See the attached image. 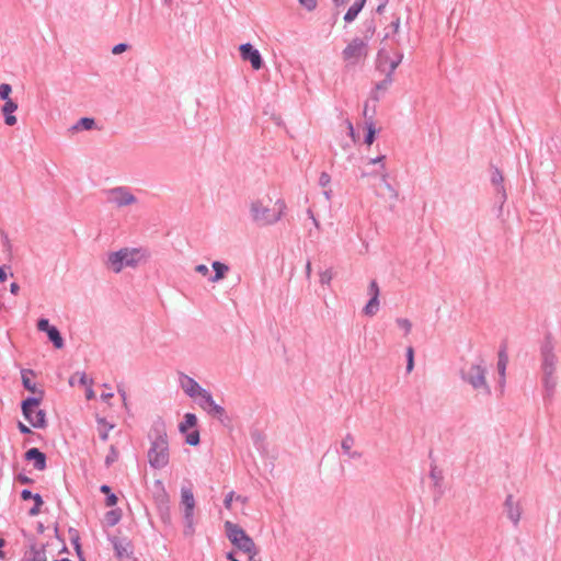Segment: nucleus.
Listing matches in <instances>:
<instances>
[{"mask_svg": "<svg viewBox=\"0 0 561 561\" xmlns=\"http://www.w3.org/2000/svg\"><path fill=\"white\" fill-rule=\"evenodd\" d=\"M331 176L327 172H322L319 178V185L325 187L330 184Z\"/></svg>", "mask_w": 561, "mask_h": 561, "instance_id": "obj_49", "label": "nucleus"}, {"mask_svg": "<svg viewBox=\"0 0 561 561\" xmlns=\"http://www.w3.org/2000/svg\"><path fill=\"white\" fill-rule=\"evenodd\" d=\"M541 382L543 387V398L551 400L554 396L558 379L556 373H541Z\"/></svg>", "mask_w": 561, "mask_h": 561, "instance_id": "obj_16", "label": "nucleus"}, {"mask_svg": "<svg viewBox=\"0 0 561 561\" xmlns=\"http://www.w3.org/2000/svg\"><path fill=\"white\" fill-rule=\"evenodd\" d=\"M540 356H541V373H556L557 371V363L558 358L554 354V343L552 336L547 334L541 347H540Z\"/></svg>", "mask_w": 561, "mask_h": 561, "instance_id": "obj_9", "label": "nucleus"}, {"mask_svg": "<svg viewBox=\"0 0 561 561\" xmlns=\"http://www.w3.org/2000/svg\"><path fill=\"white\" fill-rule=\"evenodd\" d=\"M491 182L494 186L499 187L497 188V192L501 193L502 192V197L505 198V192H504V188L502 186V182H503V175L501 173V171L499 169H494L493 172H492V175H491Z\"/></svg>", "mask_w": 561, "mask_h": 561, "instance_id": "obj_31", "label": "nucleus"}, {"mask_svg": "<svg viewBox=\"0 0 561 561\" xmlns=\"http://www.w3.org/2000/svg\"><path fill=\"white\" fill-rule=\"evenodd\" d=\"M400 18L397 16L391 23L390 25L387 27V33L385 35V39L387 38H392V41L396 43V44H400V41L399 38L396 37V34L399 32L400 30Z\"/></svg>", "mask_w": 561, "mask_h": 561, "instance_id": "obj_28", "label": "nucleus"}, {"mask_svg": "<svg viewBox=\"0 0 561 561\" xmlns=\"http://www.w3.org/2000/svg\"><path fill=\"white\" fill-rule=\"evenodd\" d=\"M118 459V451L114 445L110 446L107 456L105 457V466H112Z\"/></svg>", "mask_w": 561, "mask_h": 561, "instance_id": "obj_38", "label": "nucleus"}, {"mask_svg": "<svg viewBox=\"0 0 561 561\" xmlns=\"http://www.w3.org/2000/svg\"><path fill=\"white\" fill-rule=\"evenodd\" d=\"M194 399L197 400V404L204 411L207 409L208 405H211V402L214 400L211 393L204 388H202V390L196 394Z\"/></svg>", "mask_w": 561, "mask_h": 561, "instance_id": "obj_26", "label": "nucleus"}, {"mask_svg": "<svg viewBox=\"0 0 561 561\" xmlns=\"http://www.w3.org/2000/svg\"><path fill=\"white\" fill-rule=\"evenodd\" d=\"M100 491L106 495L111 494V488L106 484L101 485Z\"/></svg>", "mask_w": 561, "mask_h": 561, "instance_id": "obj_62", "label": "nucleus"}, {"mask_svg": "<svg viewBox=\"0 0 561 561\" xmlns=\"http://www.w3.org/2000/svg\"><path fill=\"white\" fill-rule=\"evenodd\" d=\"M508 363V357L506 354L505 347H502L499 352V359H497V371L500 374V382L503 383L505 379V370Z\"/></svg>", "mask_w": 561, "mask_h": 561, "instance_id": "obj_22", "label": "nucleus"}, {"mask_svg": "<svg viewBox=\"0 0 561 561\" xmlns=\"http://www.w3.org/2000/svg\"><path fill=\"white\" fill-rule=\"evenodd\" d=\"M370 298L379 299V287L376 280H371L368 287Z\"/></svg>", "mask_w": 561, "mask_h": 561, "instance_id": "obj_46", "label": "nucleus"}, {"mask_svg": "<svg viewBox=\"0 0 561 561\" xmlns=\"http://www.w3.org/2000/svg\"><path fill=\"white\" fill-rule=\"evenodd\" d=\"M376 128L373 121L367 123V134L365 136V144L370 146L375 140Z\"/></svg>", "mask_w": 561, "mask_h": 561, "instance_id": "obj_39", "label": "nucleus"}, {"mask_svg": "<svg viewBox=\"0 0 561 561\" xmlns=\"http://www.w3.org/2000/svg\"><path fill=\"white\" fill-rule=\"evenodd\" d=\"M196 424H197L196 415L193 413H186L184 415V421L182 423H180L179 428L181 432H186L188 428L194 427Z\"/></svg>", "mask_w": 561, "mask_h": 561, "instance_id": "obj_30", "label": "nucleus"}, {"mask_svg": "<svg viewBox=\"0 0 561 561\" xmlns=\"http://www.w3.org/2000/svg\"><path fill=\"white\" fill-rule=\"evenodd\" d=\"M385 160H386V156H383V154L378 156L376 158H370L368 160L369 164H381V169H382V172L380 173L381 190H375V194L381 198L396 202L399 197V193L388 181V173L386 172Z\"/></svg>", "mask_w": 561, "mask_h": 561, "instance_id": "obj_7", "label": "nucleus"}, {"mask_svg": "<svg viewBox=\"0 0 561 561\" xmlns=\"http://www.w3.org/2000/svg\"><path fill=\"white\" fill-rule=\"evenodd\" d=\"M149 253L144 248H122L117 251L108 252L104 262L105 266L115 274L124 268H137L140 264L147 262Z\"/></svg>", "mask_w": 561, "mask_h": 561, "instance_id": "obj_3", "label": "nucleus"}, {"mask_svg": "<svg viewBox=\"0 0 561 561\" xmlns=\"http://www.w3.org/2000/svg\"><path fill=\"white\" fill-rule=\"evenodd\" d=\"M319 276H320V283L322 285H329L330 282L332 280L333 274H332L331 270H324V271L320 272Z\"/></svg>", "mask_w": 561, "mask_h": 561, "instance_id": "obj_44", "label": "nucleus"}, {"mask_svg": "<svg viewBox=\"0 0 561 561\" xmlns=\"http://www.w3.org/2000/svg\"><path fill=\"white\" fill-rule=\"evenodd\" d=\"M112 542H113V548L115 550V553L119 559L129 557L130 551L128 549L127 542H124L123 540H119L117 538L113 539Z\"/></svg>", "mask_w": 561, "mask_h": 561, "instance_id": "obj_24", "label": "nucleus"}, {"mask_svg": "<svg viewBox=\"0 0 561 561\" xmlns=\"http://www.w3.org/2000/svg\"><path fill=\"white\" fill-rule=\"evenodd\" d=\"M49 341L56 348H62L65 345L64 339L56 327H53L47 333Z\"/></svg>", "mask_w": 561, "mask_h": 561, "instance_id": "obj_27", "label": "nucleus"}, {"mask_svg": "<svg viewBox=\"0 0 561 561\" xmlns=\"http://www.w3.org/2000/svg\"><path fill=\"white\" fill-rule=\"evenodd\" d=\"M107 202L117 208L130 206L137 203V197L128 186H115L105 191Z\"/></svg>", "mask_w": 561, "mask_h": 561, "instance_id": "obj_8", "label": "nucleus"}, {"mask_svg": "<svg viewBox=\"0 0 561 561\" xmlns=\"http://www.w3.org/2000/svg\"><path fill=\"white\" fill-rule=\"evenodd\" d=\"M31 376H35L34 370L28 368L21 369V380L23 387L36 394L35 397H27L21 403L22 414L25 420L35 428H45L47 425L46 422V413L44 410H37L36 416L33 417V408L39 407L42 403L45 391L42 388H38L35 382L31 380Z\"/></svg>", "mask_w": 561, "mask_h": 561, "instance_id": "obj_1", "label": "nucleus"}, {"mask_svg": "<svg viewBox=\"0 0 561 561\" xmlns=\"http://www.w3.org/2000/svg\"><path fill=\"white\" fill-rule=\"evenodd\" d=\"M8 274L5 272V266H0V283L7 280Z\"/></svg>", "mask_w": 561, "mask_h": 561, "instance_id": "obj_60", "label": "nucleus"}, {"mask_svg": "<svg viewBox=\"0 0 561 561\" xmlns=\"http://www.w3.org/2000/svg\"><path fill=\"white\" fill-rule=\"evenodd\" d=\"M116 503H117V496L114 493H111L106 496V500H105L106 506L112 507V506L116 505Z\"/></svg>", "mask_w": 561, "mask_h": 561, "instance_id": "obj_52", "label": "nucleus"}, {"mask_svg": "<svg viewBox=\"0 0 561 561\" xmlns=\"http://www.w3.org/2000/svg\"><path fill=\"white\" fill-rule=\"evenodd\" d=\"M298 1L308 11H312L317 7V0H298Z\"/></svg>", "mask_w": 561, "mask_h": 561, "instance_id": "obj_48", "label": "nucleus"}, {"mask_svg": "<svg viewBox=\"0 0 561 561\" xmlns=\"http://www.w3.org/2000/svg\"><path fill=\"white\" fill-rule=\"evenodd\" d=\"M27 461H34L33 466L36 470H44L46 468V456L38 448H31L25 453Z\"/></svg>", "mask_w": 561, "mask_h": 561, "instance_id": "obj_17", "label": "nucleus"}, {"mask_svg": "<svg viewBox=\"0 0 561 561\" xmlns=\"http://www.w3.org/2000/svg\"><path fill=\"white\" fill-rule=\"evenodd\" d=\"M402 59H403V54L400 51H397L396 59L390 60L388 73L392 75L393 71L397 69V67L401 64Z\"/></svg>", "mask_w": 561, "mask_h": 561, "instance_id": "obj_42", "label": "nucleus"}, {"mask_svg": "<svg viewBox=\"0 0 561 561\" xmlns=\"http://www.w3.org/2000/svg\"><path fill=\"white\" fill-rule=\"evenodd\" d=\"M240 56L244 61H249L254 70H260L263 67V58L260 51L250 43L240 45Z\"/></svg>", "mask_w": 561, "mask_h": 561, "instance_id": "obj_13", "label": "nucleus"}, {"mask_svg": "<svg viewBox=\"0 0 561 561\" xmlns=\"http://www.w3.org/2000/svg\"><path fill=\"white\" fill-rule=\"evenodd\" d=\"M225 530L228 539L239 550L252 554L255 552L256 547L253 539L237 524L227 520L225 523Z\"/></svg>", "mask_w": 561, "mask_h": 561, "instance_id": "obj_6", "label": "nucleus"}, {"mask_svg": "<svg viewBox=\"0 0 561 561\" xmlns=\"http://www.w3.org/2000/svg\"><path fill=\"white\" fill-rule=\"evenodd\" d=\"M18 428L22 434H31L32 433L31 428L28 426H26L25 424H23L22 422L18 423Z\"/></svg>", "mask_w": 561, "mask_h": 561, "instance_id": "obj_58", "label": "nucleus"}, {"mask_svg": "<svg viewBox=\"0 0 561 561\" xmlns=\"http://www.w3.org/2000/svg\"><path fill=\"white\" fill-rule=\"evenodd\" d=\"M186 443L192 446L197 445L199 443V433L197 431L190 433L186 436Z\"/></svg>", "mask_w": 561, "mask_h": 561, "instance_id": "obj_47", "label": "nucleus"}, {"mask_svg": "<svg viewBox=\"0 0 561 561\" xmlns=\"http://www.w3.org/2000/svg\"><path fill=\"white\" fill-rule=\"evenodd\" d=\"M98 432L99 436L103 442H106L108 439V433L114 427L113 424L108 423L106 419L104 417H98Z\"/></svg>", "mask_w": 561, "mask_h": 561, "instance_id": "obj_23", "label": "nucleus"}, {"mask_svg": "<svg viewBox=\"0 0 561 561\" xmlns=\"http://www.w3.org/2000/svg\"><path fill=\"white\" fill-rule=\"evenodd\" d=\"M16 480L22 484L33 483V480L23 473L18 474Z\"/></svg>", "mask_w": 561, "mask_h": 561, "instance_id": "obj_56", "label": "nucleus"}, {"mask_svg": "<svg viewBox=\"0 0 561 561\" xmlns=\"http://www.w3.org/2000/svg\"><path fill=\"white\" fill-rule=\"evenodd\" d=\"M391 83H392V75L387 73L386 78L376 84L375 90L371 92V99L375 101H378L380 98L379 92L386 91L390 87Z\"/></svg>", "mask_w": 561, "mask_h": 561, "instance_id": "obj_25", "label": "nucleus"}, {"mask_svg": "<svg viewBox=\"0 0 561 561\" xmlns=\"http://www.w3.org/2000/svg\"><path fill=\"white\" fill-rule=\"evenodd\" d=\"M366 3V0H355V2L348 8L344 15V21L346 23H352L359 12L363 10L364 5Z\"/></svg>", "mask_w": 561, "mask_h": 561, "instance_id": "obj_21", "label": "nucleus"}, {"mask_svg": "<svg viewBox=\"0 0 561 561\" xmlns=\"http://www.w3.org/2000/svg\"><path fill=\"white\" fill-rule=\"evenodd\" d=\"M205 411L209 415L220 420L221 422L224 421V417L226 416V410L221 405L217 404L214 400L211 402V405H208Z\"/></svg>", "mask_w": 561, "mask_h": 561, "instance_id": "obj_29", "label": "nucleus"}, {"mask_svg": "<svg viewBox=\"0 0 561 561\" xmlns=\"http://www.w3.org/2000/svg\"><path fill=\"white\" fill-rule=\"evenodd\" d=\"M111 398H113V393L112 392H104L101 394V399L103 401H108Z\"/></svg>", "mask_w": 561, "mask_h": 561, "instance_id": "obj_64", "label": "nucleus"}, {"mask_svg": "<svg viewBox=\"0 0 561 561\" xmlns=\"http://www.w3.org/2000/svg\"><path fill=\"white\" fill-rule=\"evenodd\" d=\"M398 327H400L401 329L404 330L405 334H409L411 332V329H412V323L409 319H405V318H398L396 320Z\"/></svg>", "mask_w": 561, "mask_h": 561, "instance_id": "obj_43", "label": "nucleus"}, {"mask_svg": "<svg viewBox=\"0 0 561 561\" xmlns=\"http://www.w3.org/2000/svg\"><path fill=\"white\" fill-rule=\"evenodd\" d=\"M286 208L285 202L277 199L273 207L265 205L262 201H255L251 204L250 214L252 220L257 226H268L277 222Z\"/></svg>", "mask_w": 561, "mask_h": 561, "instance_id": "obj_4", "label": "nucleus"}, {"mask_svg": "<svg viewBox=\"0 0 561 561\" xmlns=\"http://www.w3.org/2000/svg\"><path fill=\"white\" fill-rule=\"evenodd\" d=\"M22 534L27 539L28 545L21 561H47L45 546L38 545L35 537L27 535L25 530H22Z\"/></svg>", "mask_w": 561, "mask_h": 561, "instance_id": "obj_11", "label": "nucleus"}, {"mask_svg": "<svg viewBox=\"0 0 561 561\" xmlns=\"http://www.w3.org/2000/svg\"><path fill=\"white\" fill-rule=\"evenodd\" d=\"M181 501L182 504L184 505V519L186 523V527L188 528L190 533H193L195 500L191 489L182 488Z\"/></svg>", "mask_w": 561, "mask_h": 561, "instance_id": "obj_12", "label": "nucleus"}, {"mask_svg": "<svg viewBox=\"0 0 561 561\" xmlns=\"http://www.w3.org/2000/svg\"><path fill=\"white\" fill-rule=\"evenodd\" d=\"M379 310V299L370 298L366 306L364 307V313L366 316L373 317Z\"/></svg>", "mask_w": 561, "mask_h": 561, "instance_id": "obj_33", "label": "nucleus"}, {"mask_svg": "<svg viewBox=\"0 0 561 561\" xmlns=\"http://www.w3.org/2000/svg\"><path fill=\"white\" fill-rule=\"evenodd\" d=\"M128 48V45L125 44V43H119L117 45H115L113 48H112V54L114 55H119L122 53H124L125 50H127Z\"/></svg>", "mask_w": 561, "mask_h": 561, "instance_id": "obj_50", "label": "nucleus"}, {"mask_svg": "<svg viewBox=\"0 0 561 561\" xmlns=\"http://www.w3.org/2000/svg\"><path fill=\"white\" fill-rule=\"evenodd\" d=\"M76 376H79V383L82 386L92 385V380H88L87 375L84 373H77Z\"/></svg>", "mask_w": 561, "mask_h": 561, "instance_id": "obj_54", "label": "nucleus"}, {"mask_svg": "<svg viewBox=\"0 0 561 561\" xmlns=\"http://www.w3.org/2000/svg\"><path fill=\"white\" fill-rule=\"evenodd\" d=\"M94 125H95V122H94L93 118L82 117L73 126V129L75 130H80V129L90 130V129H92L94 127Z\"/></svg>", "mask_w": 561, "mask_h": 561, "instance_id": "obj_34", "label": "nucleus"}, {"mask_svg": "<svg viewBox=\"0 0 561 561\" xmlns=\"http://www.w3.org/2000/svg\"><path fill=\"white\" fill-rule=\"evenodd\" d=\"M376 32V24L374 20H367L364 23V37L362 39L366 41V44L368 45V41L374 36Z\"/></svg>", "mask_w": 561, "mask_h": 561, "instance_id": "obj_35", "label": "nucleus"}, {"mask_svg": "<svg viewBox=\"0 0 561 561\" xmlns=\"http://www.w3.org/2000/svg\"><path fill=\"white\" fill-rule=\"evenodd\" d=\"M486 368L483 360L472 363L468 367L461 369V379L470 385L479 394L489 397L491 388L485 379Z\"/></svg>", "mask_w": 561, "mask_h": 561, "instance_id": "obj_5", "label": "nucleus"}, {"mask_svg": "<svg viewBox=\"0 0 561 561\" xmlns=\"http://www.w3.org/2000/svg\"><path fill=\"white\" fill-rule=\"evenodd\" d=\"M12 92V87L9 83H1L0 84V99L3 101H8L10 98V94Z\"/></svg>", "mask_w": 561, "mask_h": 561, "instance_id": "obj_41", "label": "nucleus"}, {"mask_svg": "<svg viewBox=\"0 0 561 561\" xmlns=\"http://www.w3.org/2000/svg\"><path fill=\"white\" fill-rule=\"evenodd\" d=\"M122 517V513L119 510H111L105 514V523L107 526H115Z\"/></svg>", "mask_w": 561, "mask_h": 561, "instance_id": "obj_32", "label": "nucleus"}, {"mask_svg": "<svg viewBox=\"0 0 561 561\" xmlns=\"http://www.w3.org/2000/svg\"><path fill=\"white\" fill-rule=\"evenodd\" d=\"M179 383H180L181 389L190 398H195L196 394L202 390V387L199 386V383L196 380H194L192 377L185 375L184 373H180Z\"/></svg>", "mask_w": 561, "mask_h": 561, "instance_id": "obj_14", "label": "nucleus"}, {"mask_svg": "<svg viewBox=\"0 0 561 561\" xmlns=\"http://www.w3.org/2000/svg\"><path fill=\"white\" fill-rule=\"evenodd\" d=\"M18 110V103L12 100L8 99V101H4V104L1 108V112L4 116V123L8 126H14L18 122L16 117L13 115V113Z\"/></svg>", "mask_w": 561, "mask_h": 561, "instance_id": "obj_18", "label": "nucleus"}, {"mask_svg": "<svg viewBox=\"0 0 561 561\" xmlns=\"http://www.w3.org/2000/svg\"><path fill=\"white\" fill-rule=\"evenodd\" d=\"M1 236H2V244H3V248H4L7 251H9V252H10V251H11V249H12V244H11V242H10V239H9L8 234H7V233H4V232H2V233H1Z\"/></svg>", "mask_w": 561, "mask_h": 561, "instance_id": "obj_53", "label": "nucleus"}, {"mask_svg": "<svg viewBox=\"0 0 561 561\" xmlns=\"http://www.w3.org/2000/svg\"><path fill=\"white\" fill-rule=\"evenodd\" d=\"M354 443H355L354 437L351 434H347L343 438V440L341 443V447H342L343 453L346 456H348V458L359 459V458H362L363 454L360 451L353 450Z\"/></svg>", "mask_w": 561, "mask_h": 561, "instance_id": "obj_19", "label": "nucleus"}, {"mask_svg": "<svg viewBox=\"0 0 561 561\" xmlns=\"http://www.w3.org/2000/svg\"><path fill=\"white\" fill-rule=\"evenodd\" d=\"M504 508L508 519L517 526L522 515V508L517 502L514 501L513 495H507L504 502Z\"/></svg>", "mask_w": 561, "mask_h": 561, "instance_id": "obj_15", "label": "nucleus"}, {"mask_svg": "<svg viewBox=\"0 0 561 561\" xmlns=\"http://www.w3.org/2000/svg\"><path fill=\"white\" fill-rule=\"evenodd\" d=\"M151 446L148 450V461L154 469L164 468L169 463V443L163 421L157 420L150 430Z\"/></svg>", "mask_w": 561, "mask_h": 561, "instance_id": "obj_2", "label": "nucleus"}, {"mask_svg": "<svg viewBox=\"0 0 561 561\" xmlns=\"http://www.w3.org/2000/svg\"><path fill=\"white\" fill-rule=\"evenodd\" d=\"M211 267L215 272L213 276L209 277V282L217 283L226 277V274L229 272V266L219 261H214Z\"/></svg>", "mask_w": 561, "mask_h": 561, "instance_id": "obj_20", "label": "nucleus"}, {"mask_svg": "<svg viewBox=\"0 0 561 561\" xmlns=\"http://www.w3.org/2000/svg\"><path fill=\"white\" fill-rule=\"evenodd\" d=\"M367 47L368 45L366 44V41L359 37H355L343 49V59L345 61H350L351 64H356L360 58L367 56Z\"/></svg>", "mask_w": 561, "mask_h": 561, "instance_id": "obj_10", "label": "nucleus"}, {"mask_svg": "<svg viewBox=\"0 0 561 561\" xmlns=\"http://www.w3.org/2000/svg\"><path fill=\"white\" fill-rule=\"evenodd\" d=\"M350 0H332L335 7H343Z\"/></svg>", "mask_w": 561, "mask_h": 561, "instance_id": "obj_63", "label": "nucleus"}, {"mask_svg": "<svg viewBox=\"0 0 561 561\" xmlns=\"http://www.w3.org/2000/svg\"><path fill=\"white\" fill-rule=\"evenodd\" d=\"M430 477L434 481L435 486H438L443 480V473L435 465L431 466Z\"/></svg>", "mask_w": 561, "mask_h": 561, "instance_id": "obj_36", "label": "nucleus"}, {"mask_svg": "<svg viewBox=\"0 0 561 561\" xmlns=\"http://www.w3.org/2000/svg\"><path fill=\"white\" fill-rule=\"evenodd\" d=\"M233 499H234V492H233V491L229 492V493L226 495V497H225V500H224V505H225V507H226L227 510H231V505H232V501H233Z\"/></svg>", "mask_w": 561, "mask_h": 561, "instance_id": "obj_51", "label": "nucleus"}, {"mask_svg": "<svg viewBox=\"0 0 561 561\" xmlns=\"http://www.w3.org/2000/svg\"><path fill=\"white\" fill-rule=\"evenodd\" d=\"M33 501H34V506H33V507H31V508H30V511H28V515H30V516H36V515H38V514H39V512H41V506H42V505H43V503H44V502H43L42 496H41L38 493H36V494H35V496H34V500H33Z\"/></svg>", "mask_w": 561, "mask_h": 561, "instance_id": "obj_37", "label": "nucleus"}, {"mask_svg": "<svg viewBox=\"0 0 561 561\" xmlns=\"http://www.w3.org/2000/svg\"><path fill=\"white\" fill-rule=\"evenodd\" d=\"M10 291L12 295H18L20 291V286L18 283H11L10 285Z\"/></svg>", "mask_w": 561, "mask_h": 561, "instance_id": "obj_59", "label": "nucleus"}, {"mask_svg": "<svg viewBox=\"0 0 561 561\" xmlns=\"http://www.w3.org/2000/svg\"><path fill=\"white\" fill-rule=\"evenodd\" d=\"M54 325L49 324L48 319L42 318L37 321V330L47 333Z\"/></svg>", "mask_w": 561, "mask_h": 561, "instance_id": "obj_45", "label": "nucleus"}, {"mask_svg": "<svg viewBox=\"0 0 561 561\" xmlns=\"http://www.w3.org/2000/svg\"><path fill=\"white\" fill-rule=\"evenodd\" d=\"M414 368V350L412 346L407 348V373H411Z\"/></svg>", "mask_w": 561, "mask_h": 561, "instance_id": "obj_40", "label": "nucleus"}, {"mask_svg": "<svg viewBox=\"0 0 561 561\" xmlns=\"http://www.w3.org/2000/svg\"><path fill=\"white\" fill-rule=\"evenodd\" d=\"M94 396H95V394H94L93 389L91 388V386H89V387H88V389H87V392H85V397H87V399H88V400H91V399H93V398H94Z\"/></svg>", "mask_w": 561, "mask_h": 561, "instance_id": "obj_61", "label": "nucleus"}, {"mask_svg": "<svg viewBox=\"0 0 561 561\" xmlns=\"http://www.w3.org/2000/svg\"><path fill=\"white\" fill-rule=\"evenodd\" d=\"M34 496L35 494H33L30 490L27 489H24L22 492H21V497L22 500L24 501H27V500H34Z\"/></svg>", "mask_w": 561, "mask_h": 561, "instance_id": "obj_57", "label": "nucleus"}, {"mask_svg": "<svg viewBox=\"0 0 561 561\" xmlns=\"http://www.w3.org/2000/svg\"><path fill=\"white\" fill-rule=\"evenodd\" d=\"M195 272H197L201 275L206 276L209 274V268L205 264H198L195 266Z\"/></svg>", "mask_w": 561, "mask_h": 561, "instance_id": "obj_55", "label": "nucleus"}]
</instances>
